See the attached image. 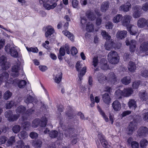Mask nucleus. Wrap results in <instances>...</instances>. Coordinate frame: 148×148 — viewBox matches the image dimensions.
<instances>
[{
    "instance_id": "864d4df0",
    "label": "nucleus",
    "mask_w": 148,
    "mask_h": 148,
    "mask_svg": "<svg viewBox=\"0 0 148 148\" xmlns=\"http://www.w3.org/2000/svg\"><path fill=\"white\" fill-rule=\"evenodd\" d=\"M140 84V81H135L133 83L132 86L134 89H137L139 85Z\"/></svg>"
},
{
    "instance_id": "49530a36",
    "label": "nucleus",
    "mask_w": 148,
    "mask_h": 148,
    "mask_svg": "<svg viewBox=\"0 0 148 148\" xmlns=\"http://www.w3.org/2000/svg\"><path fill=\"white\" fill-rule=\"evenodd\" d=\"M143 119L146 121H148V112L146 110H144L143 111Z\"/></svg>"
},
{
    "instance_id": "37998d69",
    "label": "nucleus",
    "mask_w": 148,
    "mask_h": 148,
    "mask_svg": "<svg viewBox=\"0 0 148 148\" xmlns=\"http://www.w3.org/2000/svg\"><path fill=\"white\" fill-rule=\"evenodd\" d=\"M27 133L25 131H21L18 135V136L21 139H24L27 137Z\"/></svg>"
},
{
    "instance_id": "c9c22d12",
    "label": "nucleus",
    "mask_w": 148,
    "mask_h": 148,
    "mask_svg": "<svg viewBox=\"0 0 148 148\" xmlns=\"http://www.w3.org/2000/svg\"><path fill=\"white\" fill-rule=\"evenodd\" d=\"M15 142V137L12 136L10 137L6 143V145L8 147L11 146Z\"/></svg>"
},
{
    "instance_id": "e2e57ef3",
    "label": "nucleus",
    "mask_w": 148,
    "mask_h": 148,
    "mask_svg": "<svg viewBox=\"0 0 148 148\" xmlns=\"http://www.w3.org/2000/svg\"><path fill=\"white\" fill-rule=\"evenodd\" d=\"M29 136L32 138L34 139L38 137V134L35 132H32L30 133Z\"/></svg>"
},
{
    "instance_id": "c756f323",
    "label": "nucleus",
    "mask_w": 148,
    "mask_h": 148,
    "mask_svg": "<svg viewBox=\"0 0 148 148\" xmlns=\"http://www.w3.org/2000/svg\"><path fill=\"white\" fill-rule=\"evenodd\" d=\"M102 99L103 101L107 104H108L110 103L111 98L107 93H106L103 95Z\"/></svg>"
},
{
    "instance_id": "20e7f679",
    "label": "nucleus",
    "mask_w": 148,
    "mask_h": 148,
    "mask_svg": "<svg viewBox=\"0 0 148 148\" xmlns=\"http://www.w3.org/2000/svg\"><path fill=\"white\" fill-rule=\"evenodd\" d=\"M101 34L103 38L106 39L107 40L105 45V47L106 50H109L113 48H114L115 49H118L120 48L121 46V44H119V46L115 47V44L114 43L112 40H110L111 38L110 36L105 31H102Z\"/></svg>"
},
{
    "instance_id": "6e6552de",
    "label": "nucleus",
    "mask_w": 148,
    "mask_h": 148,
    "mask_svg": "<svg viewBox=\"0 0 148 148\" xmlns=\"http://www.w3.org/2000/svg\"><path fill=\"white\" fill-rule=\"evenodd\" d=\"M108 58L110 63L113 64H116L119 62L120 57L116 52L112 51L109 53Z\"/></svg>"
},
{
    "instance_id": "f257e3e1",
    "label": "nucleus",
    "mask_w": 148,
    "mask_h": 148,
    "mask_svg": "<svg viewBox=\"0 0 148 148\" xmlns=\"http://www.w3.org/2000/svg\"><path fill=\"white\" fill-rule=\"evenodd\" d=\"M6 58L3 56H1L0 54V65H1L3 72L0 74V85L3 82L5 83V86L8 88L11 87L12 81L11 77L9 78V74L5 71L9 68L10 65L9 62L6 61Z\"/></svg>"
},
{
    "instance_id": "774afa93",
    "label": "nucleus",
    "mask_w": 148,
    "mask_h": 148,
    "mask_svg": "<svg viewBox=\"0 0 148 148\" xmlns=\"http://www.w3.org/2000/svg\"><path fill=\"white\" fill-rule=\"evenodd\" d=\"M39 68L40 70L42 72L45 71L47 69V67L45 66H40Z\"/></svg>"
},
{
    "instance_id": "4468645a",
    "label": "nucleus",
    "mask_w": 148,
    "mask_h": 148,
    "mask_svg": "<svg viewBox=\"0 0 148 148\" xmlns=\"http://www.w3.org/2000/svg\"><path fill=\"white\" fill-rule=\"evenodd\" d=\"M65 51L67 54L70 53L69 47L68 44H66L64 46H62L60 49L59 54L61 56H64L65 53Z\"/></svg>"
},
{
    "instance_id": "ddd939ff",
    "label": "nucleus",
    "mask_w": 148,
    "mask_h": 148,
    "mask_svg": "<svg viewBox=\"0 0 148 148\" xmlns=\"http://www.w3.org/2000/svg\"><path fill=\"white\" fill-rule=\"evenodd\" d=\"M5 117L8 118L10 121H14L17 120L19 117V115H12L11 111L10 110L5 112Z\"/></svg>"
},
{
    "instance_id": "13d9d810",
    "label": "nucleus",
    "mask_w": 148,
    "mask_h": 148,
    "mask_svg": "<svg viewBox=\"0 0 148 148\" xmlns=\"http://www.w3.org/2000/svg\"><path fill=\"white\" fill-rule=\"evenodd\" d=\"M24 143L22 140H19L17 143L16 146L18 148H22L24 146Z\"/></svg>"
},
{
    "instance_id": "b1692460",
    "label": "nucleus",
    "mask_w": 148,
    "mask_h": 148,
    "mask_svg": "<svg viewBox=\"0 0 148 148\" xmlns=\"http://www.w3.org/2000/svg\"><path fill=\"white\" fill-rule=\"evenodd\" d=\"M98 137L99 138L101 144L103 147L105 148H110V145L108 144L107 141L105 140L103 136L101 135H99Z\"/></svg>"
},
{
    "instance_id": "de8ad7c7",
    "label": "nucleus",
    "mask_w": 148,
    "mask_h": 148,
    "mask_svg": "<svg viewBox=\"0 0 148 148\" xmlns=\"http://www.w3.org/2000/svg\"><path fill=\"white\" fill-rule=\"evenodd\" d=\"M20 129L21 127L20 125H16L13 127L12 130L14 133H17L19 132Z\"/></svg>"
},
{
    "instance_id": "e433bc0d",
    "label": "nucleus",
    "mask_w": 148,
    "mask_h": 148,
    "mask_svg": "<svg viewBox=\"0 0 148 148\" xmlns=\"http://www.w3.org/2000/svg\"><path fill=\"white\" fill-rule=\"evenodd\" d=\"M62 33L65 36L70 39L72 41L73 40V35L68 31L66 30H64L62 31Z\"/></svg>"
},
{
    "instance_id": "412c9836",
    "label": "nucleus",
    "mask_w": 148,
    "mask_h": 148,
    "mask_svg": "<svg viewBox=\"0 0 148 148\" xmlns=\"http://www.w3.org/2000/svg\"><path fill=\"white\" fill-rule=\"evenodd\" d=\"M45 36L47 38L53 34L55 32L53 28L51 26H47L45 29Z\"/></svg>"
},
{
    "instance_id": "052dcab7",
    "label": "nucleus",
    "mask_w": 148,
    "mask_h": 148,
    "mask_svg": "<svg viewBox=\"0 0 148 148\" xmlns=\"http://www.w3.org/2000/svg\"><path fill=\"white\" fill-rule=\"evenodd\" d=\"M71 53L73 55H75L77 53V49L75 47H73L71 49Z\"/></svg>"
},
{
    "instance_id": "4c0bfd02",
    "label": "nucleus",
    "mask_w": 148,
    "mask_h": 148,
    "mask_svg": "<svg viewBox=\"0 0 148 148\" xmlns=\"http://www.w3.org/2000/svg\"><path fill=\"white\" fill-rule=\"evenodd\" d=\"M109 7V3L108 2L103 3L101 6V10L103 12H105L108 10Z\"/></svg>"
},
{
    "instance_id": "9b49d317",
    "label": "nucleus",
    "mask_w": 148,
    "mask_h": 148,
    "mask_svg": "<svg viewBox=\"0 0 148 148\" xmlns=\"http://www.w3.org/2000/svg\"><path fill=\"white\" fill-rule=\"evenodd\" d=\"M20 65V63L19 62L15 64L12 68V71L10 74L11 76L14 77H17L18 76L19 73L18 71Z\"/></svg>"
},
{
    "instance_id": "c03bdc74",
    "label": "nucleus",
    "mask_w": 148,
    "mask_h": 148,
    "mask_svg": "<svg viewBox=\"0 0 148 148\" xmlns=\"http://www.w3.org/2000/svg\"><path fill=\"white\" fill-rule=\"evenodd\" d=\"M30 126V123L29 122H24L22 124V126L23 129L26 130H29Z\"/></svg>"
},
{
    "instance_id": "aec40b11",
    "label": "nucleus",
    "mask_w": 148,
    "mask_h": 148,
    "mask_svg": "<svg viewBox=\"0 0 148 148\" xmlns=\"http://www.w3.org/2000/svg\"><path fill=\"white\" fill-rule=\"evenodd\" d=\"M131 8V5L130 2L127 1L124 4L121 5L119 8L120 11H123L125 12H127L129 11L130 9Z\"/></svg>"
},
{
    "instance_id": "58836bf2",
    "label": "nucleus",
    "mask_w": 148,
    "mask_h": 148,
    "mask_svg": "<svg viewBox=\"0 0 148 148\" xmlns=\"http://www.w3.org/2000/svg\"><path fill=\"white\" fill-rule=\"evenodd\" d=\"M97 108L99 112L102 115L105 121L106 122H108L109 121L108 119L107 116L106 115L104 112L102 110L99 106H97Z\"/></svg>"
},
{
    "instance_id": "5fc2aeb1",
    "label": "nucleus",
    "mask_w": 148,
    "mask_h": 148,
    "mask_svg": "<svg viewBox=\"0 0 148 148\" xmlns=\"http://www.w3.org/2000/svg\"><path fill=\"white\" fill-rule=\"evenodd\" d=\"M58 133V132L57 131H51L49 133V136L52 138H54L57 136Z\"/></svg>"
},
{
    "instance_id": "f704fd0d",
    "label": "nucleus",
    "mask_w": 148,
    "mask_h": 148,
    "mask_svg": "<svg viewBox=\"0 0 148 148\" xmlns=\"http://www.w3.org/2000/svg\"><path fill=\"white\" fill-rule=\"evenodd\" d=\"M131 78L130 77L128 76L125 77L121 79L122 83L125 85L129 84L131 82Z\"/></svg>"
},
{
    "instance_id": "7c9ffc66",
    "label": "nucleus",
    "mask_w": 148,
    "mask_h": 148,
    "mask_svg": "<svg viewBox=\"0 0 148 148\" xmlns=\"http://www.w3.org/2000/svg\"><path fill=\"white\" fill-rule=\"evenodd\" d=\"M86 67H84L80 71L79 73L78 74L79 80H78V82L79 84L81 83V81L82 79V77L85 74L86 72Z\"/></svg>"
},
{
    "instance_id": "6ab92c4d",
    "label": "nucleus",
    "mask_w": 148,
    "mask_h": 148,
    "mask_svg": "<svg viewBox=\"0 0 148 148\" xmlns=\"http://www.w3.org/2000/svg\"><path fill=\"white\" fill-rule=\"evenodd\" d=\"M57 5L56 3L53 2L51 0L48 1L47 3H45L43 5L46 9L49 10L54 9Z\"/></svg>"
},
{
    "instance_id": "680f3d73",
    "label": "nucleus",
    "mask_w": 148,
    "mask_h": 148,
    "mask_svg": "<svg viewBox=\"0 0 148 148\" xmlns=\"http://www.w3.org/2000/svg\"><path fill=\"white\" fill-rule=\"evenodd\" d=\"M73 7L74 8H77L79 2L77 0H73L72 1Z\"/></svg>"
},
{
    "instance_id": "ea45409f",
    "label": "nucleus",
    "mask_w": 148,
    "mask_h": 148,
    "mask_svg": "<svg viewBox=\"0 0 148 148\" xmlns=\"http://www.w3.org/2000/svg\"><path fill=\"white\" fill-rule=\"evenodd\" d=\"M62 78V73L61 72H60L55 77V82L57 83H59L61 80Z\"/></svg>"
},
{
    "instance_id": "3c124183",
    "label": "nucleus",
    "mask_w": 148,
    "mask_h": 148,
    "mask_svg": "<svg viewBox=\"0 0 148 148\" xmlns=\"http://www.w3.org/2000/svg\"><path fill=\"white\" fill-rule=\"evenodd\" d=\"M33 99V97L31 95H27V97L25 98V102L27 103H28L31 102H32Z\"/></svg>"
},
{
    "instance_id": "2eb2a0df",
    "label": "nucleus",
    "mask_w": 148,
    "mask_h": 148,
    "mask_svg": "<svg viewBox=\"0 0 148 148\" xmlns=\"http://www.w3.org/2000/svg\"><path fill=\"white\" fill-rule=\"evenodd\" d=\"M127 29L130 34L132 35H135L138 33V29L136 26L130 24L127 27Z\"/></svg>"
},
{
    "instance_id": "1a4fd4ad",
    "label": "nucleus",
    "mask_w": 148,
    "mask_h": 148,
    "mask_svg": "<svg viewBox=\"0 0 148 148\" xmlns=\"http://www.w3.org/2000/svg\"><path fill=\"white\" fill-rule=\"evenodd\" d=\"M47 120L45 117L42 119L41 121L39 119L34 120L32 122V126L34 128L37 127L38 125H40L41 127H45L46 125Z\"/></svg>"
},
{
    "instance_id": "393cba45",
    "label": "nucleus",
    "mask_w": 148,
    "mask_h": 148,
    "mask_svg": "<svg viewBox=\"0 0 148 148\" xmlns=\"http://www.w3.org/2000/svg\"><path fill=\"white\" fill-rule=\"evenodd\" d=\"M127 33V32L125 30L119 31L116 33V37L118 39H122L126 36Z\"/></svg>"
},
{
    "instance_id": "f3484780",
    "label": "nucleus",
    "mask_w": 148,
    "mask_h": 148,
    "mask_svg": "<svg viewBox=\"0 0 148 148\" xmlns=\"http://www.w3.org/2000/svg\"><path fill=\"white\" fill-rule=\"evenodd\" d=\"M136 124V123L135 121L130 123L129 126L127 130V132L128 134L131 135L133 134L134 132L137 128Z\"/></svg>"
},
{
    "instance_id": "f8f14e48",
    "label": "nucleus",
    "mask_w": 148,
    "mask_h": 148,
    "mask_svg": "<svg viewBox=\"0 0 148 148\" xmlns=\"http://www.w3.org/2000/svg\"><path fill=\"white\" fill-rule=\"evenodd\" d=\"M134 13L133 17L135 18H137L140 17L142 14L141 7L139 5L134 6L133 8Z\"/></svg>"
},
{
    "instance_id": "a878e982",
    "label": "nucleus",
    "mask_w": 148,
    "mask_h": 148,
    "mask_svg": "<svg viewBox=\"0 0 148 148\" xmlns=\"http://www.w3.org/2000/svg\"><path fill=\"white\" fill-rule=\"evenodd\" d=\"M139 95L140 99L142 101H146L148 99V96L145 90H141Z\"/></svg>"
},
{
    "instance_id": "2f4dec72",
    "label": "nucleus",
    "mask_w": 148,
    "mask_h": 148,
    "mask_svg": "<svg viewBox=\"0 0 148 148\" xmlns=\"http://www.w3.org/2000/svg\"><path fill=\"white\" fill-rule=\"evenodd\" d=\"M128 106L130 108L135 109L136 107V102L133 99H130L128 103Z\"/></svg>"
},
{
    "instance_id": "4d7b16f0",
    "label": "nucleus",
    "mask_w": 148,
    "mask_h": 148,
    "mask_svg": "<svg viewBox=\"0 0 148 148\" xmlns=\"http://www.w3.org/2000/svg\"><path fill=\"white\" fill-rule=\"evenodd\" d=\"M141 10H142L144 12H146L148 10V2H146L143 4L142 8Z\"/></svg>"
},
{
    "instance_id": "6e6d98bb",
    "label": "nucleus",
    "mask_w": 148,
    "mask_h": 148,
    "mask_svg": "<svg viewBox=\"0 0 148 148\" xmlns=\"http://www.w3.org/2000/svg\"><path fill=\"white\" fill-rule=\"evenodd\" d=\"M7 140L8 138L6 136H3L0 137V145L4 144Z\"/></svg>"
},
{
    "instance_id": "bb28decb",
    "label": "nucleus",
    "mask_w": 148,
    "mask_h": 148,
    "mask_svg": "<svg viewBox=\"0 0 148 148\" xmlns=\"http://www.w3.org/2000/svg\"><path fill=\"white\" fill-rule=\"evenodd\" d=\"M112 106L115 111L119 110L121 109V105L120 102L117 100H115L113 102Z\"/></svg>"
},
{
    "instance_id": "c85d7f7f",
    "label": "nucleus",
    "mask_w": 148,
    "mask_h": 148,
    "mask_svg": "<svg viewBox=\"0 0 148 148\" xmlns=\"http://www.w3.org/2000/svg\"><path fill=\"white\" fill-rule=\"evenodd\" d=\"M139 49L141 51L143 52H146L148 50V42H145L141 45Z\"/></svg>"
},
{
    "instance_id": "7ed1b4c3",
    "label": "nucleus",
    "mask_w": 148,
    "mask_h": 148,
    "mask_svg": "<svg viewBox=\"0 0 148 148\" xmlns=\"http://www.w3.org/2000/svg\"><path fill=\"white\" fill-rule=\"evenodd\" d=\"M97 79L99 82L101 84L105 82L114 84L116 81V77L113 73L108 74L107 77H105L103 74L99 73L98 75Z\"/></svg>"
},
{
    "instance_id": "8fccbe9b",
    "label": "nucleus",
    "mask_w": 148,
    "mask_h": 148,
    "mask_svg": "<svg viewBox=\"0 0 148 148\" xmlns=\"http://www.w3.org/2000/svg\"><path fill=\"white\" fill-rule=\"evenodd\" d=\"M14 105V101H8L6 104L5 108L6 109H10Z\"/></svg>"
},
{
    "instance_id": "dca6fc26",
    "label": "nucleus",
    "mask_w": 148,
    "mask_h": 148,
    "mask_svg": "<svg viewBox=\"0 0 148 148\" xmlns=\"http://www.w3.org/2000/svg\"><path fill=\"white\" fill-rule=\"evenodd\" d=\"M132 17L131 16L126 15L122 17L121 21L122 24L127 27L130 24Z\"/></svg>"
},
{
    "instance_id": "9d476101",
    "label": "nucleus",
    "mask_w": 148,
    "mask_h": 148,
    "mask_svg": "<svg viewBox=\"0 0 148 148\" xmlns=\"http://www.w3.org/2000/svg\"><path fill=\"white\" fill-rule=\"evenodd\" d=\"M26 84L27 82L25 80L16 78L12 81V86L13 85L15 86H17L19 88H23L25 87Z\"/></svg>"
},
{
    "instance_id": "5701e85b",
    "label": "nucleus",
    "mask_w": 148,
    "mask_h": 148,
    "mask_svg": "<svg viewBox=\"0 0 148 148\" xmlns=\"http://www.w3.org/2000/svg\"><path fill=\"white\" fill-rule=\"evenodd\" d=\"M147 20L144 18H140L137 21V25L139 28H143L146 26Z\"/></svg>"
},
{
    "instance_id": "09e8293b",
    "label": "nucleus",
    "mask_w": 148,
    "mask_h": 148,
    "mask_svg": "<svg viewBox=\"0 0 148 148\" xmlns=\"http://www.w3.org/2000/svg\"><path fill=\"white\" fill-rule=\"evenodd\" d=\"M26 48L27 51L29 52H32L33 53H37L38 51V50L37 47H26Z\"/></svg>"
},
{
    "instance_id": "473e14b6",
    "label": "nucleus",
    "mask_w": 148,
    "mask_h": 148,
    "mask_svg": "<svg viewBox=\"0 0 148 148\" xmlns=\"http://www.w3.org/2000/svg\"><path fill=\"white\" fill-rule=\"evenodd\" d=\"M128 68L129 71L134 72L136 69V66L134 63L130 62L128 66Z\"/></svg>"
},
{
    "instance_id": "a19ab883",
    "label": "nucleus",
    "mask_w": 148,
    "mask_h": 148,
    "mask_svg": "<svg viewBox=\"0 0 148 148\" xmlns=\"http://www.w3.org/2000/svg\"><path fill=\"white\" fill-rule=\"evenodd\" d=\"M148 141L146 139H142L140 142V146L142 148H145L148 144Z\"/></svg>"
},
{
    "instance_id": "338daca9",
    "label": "nucleus",
    "mask_w": 148,
    "mask_h": 148,
    "mask_svg": "<svg viewBox=\"0 0 148 148\" xmlns=\"http://www.w3.org/2000/svg\"><path fill=\"white\" fill-rule=\"evenodd\" d=\"M5 41V40L3 39L0 40V49L2 48L4 45Z\"/></svg>"
},
{
    "instance_id": "bf43d9fd",
    "label": "nucleus",
    "mask_w": 148,
    "mask_h": 148,
    "mask_svg": "<svg viewBox=\"0 0 148 148\" xmlns=\"http://www.w3.org/2000/svg\"><path fill=\"white\" fill-rule=\"evenodd\" d=\"M92 64L95 67L97 66L98 64V57H94L93 58Z\"/></svg>"
},
{
    "instance_id": "79ce46f5",
    "label": "nucleus",
    "mask_w": 148,
    "mask_h": 148,
    "mask_svg": "<svg viewBox=\"0 0 148 148\" xmlns=\"http://www.w3.org/2000/svg\"><path fill=\"white\" fill-rule=\"evenodd\" d=\"M42 142L40 141H34L32 143V145L36 148H39Z\"/></svg>"
},
{
    "instance_id": "a211bd4d",
    "label": "nucleus",
    "mask_w": 148,
    "mask_h": 148,
    "mask_svg": "<svg viewBox=\"0 0 148 148\" xmlns=\"http://www.w3.org/2000/svg\"><path fill=\"white\" fill-rule=\"evenodd\" d=\"M138 134L140 136L145 137L148 134V129L145 127H141L138 130Z\"/></svg>"
},
{
    "instance_id": "603ef678",
    "label": "nucleus",
    "mask_w": 148,
    "mask_h": 148,
    "mask_svg": "<svg viewBox=\"0 0 148 148\" xmlns=\"http://www.w3.org/2000/svg\"><path fill=\"white\" fill-rule=\"evenodd\" d=\"M140 74L142 76L145 78L148 77V70H143L141 71Z\"/></svg>"
},
{
    "instance_id": "423d86ee",
    "label": "nucleus",
    "mask_w": 148,
    "mask_h": 148,
    "mask_svg": "<svg viewBox=\"0 0 148 148\" xmlns=\"http://www.w3.org/2000/svg\"><path fill=\"white\" fill-rule=\"evenodd\" d=\"M5 50L12 56L16 58L18 56V52L20 50L18 47L12 44L7 45L5 47Z\"/></svg>"
},
{
    "instance_id": "cd10ccee",
    "label": "nucleus",
    "mask_w": 148,
    "mask_h": 148,
    "mask_svg": "<svg viewBox=\"0 0 148 148\" xmlns=\"http://www.w3.org/2000/svg\"><path fill=\"white\" fill-rule=\"evenodd\" d=\"M107 61L105 59L103 58L101 59L99 63L101 69L105 70L108 69V66L107 64Z\"/></svg>"
},
{
    "instance_id": "39448f33",
    "label": "nucleus",
    "mask_w": 148,
    "mask_h": 148,
    "mask_svg": "<svg viewBox=\"0 0 148 148\" xmlns=\"http://www.w3.org/2000/svg\"><path fill=\"white\" fill-rule=\"evenodd\" d=\"M133 92L132 88L130 87L124 88L123 91L118 89L115 92V97L117 99H121L122 96L128 97L131 96Z\"/></svg>"
},
{
    "instance_id": "0e129e2a",
    "label": "nucleus",
    "mask_w": 148,
    "mask_h": 148,
    "mask_svg": "<svg viewBox=\"0 0 148 148\" xmlns=\"http://www.w3.org/2000/svg\"><path fill=\"white\" fill-rule=\"evenodd\" d=\"M131 146L132 148H138L139 147V144L136 141H133L132 143Z\"/></svg>"
},
{
    "instance_id": "69168bd1",
    "label": "nucleus",
    "mask_w": 148,
    "mask_h": 148,
    "mask_svg": "<svg viewBox=\"0 0 148 148\" xmlns=\"http://www.w3.org/2000/svg\"><path fill=\"white\" fill-rule=\"evenodd\" d=\"M113 24L111 22H107L106 25V27L107 29H112L113 27Z\"/></svg>"
},
{
    "instance_id": "0eeeda50",
    "label": "nucleus",
    "mask_w": 148,
    "mask_h": 148,
    "mask_svg": "<svg viewBox=\"0 0 148 148\" xmlns=\"http://www.w3.org/2000/svg\"><path fill=\"white\" fill-rule=\"evenodd\" d=\"M26 109L23 106H21L18 107L16 110V112L18 114L17 115L20 116V114H21L22 116L23 121L27 119L28 116L32 113L33 110L30 109L25 112Z\"/></svg>"
},
{
    "instance_id": "4be33fe9",
    "label": "nucleus",
    "mask_w": 148,
    "mask_h": 148,
    "mask_svg": "<svg viewBox=\"0 0 148 148\" xmlns=\"http://www.w3.org/2000/svg\"><path fill=\"white\" fill-rule=\"evenodd\" d=\"M125 42L127 45H130V51L132 52H134L135 49L136 45V41L135 40H132L131 42V43L130 44L128 39H127Z\"/></svg>"
},
{
    "instance_id": "72a5a7b5",
    "label": "nucleus",
    "mask_w": 148,
    "mask_h": 148,
    "mask_svg": "<svg viewBox=\"0 0 148 148\" xmlns=\"http://www.w3.org/2000/svg\"><path fill=\"white\" fill-rule=\"evenodd\" d=\"M122 18V15L120 14H118L114 17L112 19V21L114 23H117L121 21Z\"/></svg>"
},
{
    "instance_id": "f03ea898",
    "label": "nucleus",
    "mask_w": 148,
    "mask_h": 148,
    "mask_svg": "<svg viewBox=\"0 0 148 148\" xmlns=\"http://www.w3.org/2000/svg\"><path fill=\"white\" fill-rule=\"evenodd\" d=\"M95 18V16L93 13L90 11H88L86 13L85 16L81 17L80 22L81 26L84 27L86 24V30L89 32H91L94 30V25L90 21L94 20Z\"/></svg>"
},
{
    "instance_id": "a18cd8bd",
    "label": "nucleus",
    "mask_w": 148,
    "mask_h": 148,
    "mask_svg": "<svg viewBox=\"0 0 148 148\" xmlns=\"http://www.w3.org/2000/svg\"><path fill=\"white\" fill-rule=\"evenodd\" d=\"M12 95V93L9 90H8L5 93L3 97L5 100H8L10 97Z\"/></svg>"
}]
</instances>
